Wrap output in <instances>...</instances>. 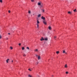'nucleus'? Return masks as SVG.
Returning a JSON list of instances; mask_svg holds the SVG:
<instances>
[{
	"mask_svg": "<svg viewBox=\"0 0 77 77\" xmlns=\"http://www.w3.org/2000/svg\"><path fill=\"white\" fill-rule=\"evenodd\" d=\"M35 56L36 57H38V60H39L41 59V57H40V56H39L38 55H36Z\"/></svg>",
	"mask_w": 77,
	"mask_h": 77,
	"instance_id": "nucleus-1",
	"label": "nucleus"
},
{
	"mask_svg": "<svg viewBox=\"0 0 77 77\" xmlns=\"http://www.w3.org/2000/svg\"><path fill=\"white\" fill-rule=\"evenodd\" d=\"M43 40H45V41H48V39L47 38H46L44 39L43 38H42V39H41V41H43Z\"/></svg>",
	"mask_w": 77,
	"mask_h": 77,
	"instance_id": "nucleus-2",
	"label": "nucleus"
},
{
	"mask_svg": "<svg viewBox=\"0 0 77 77\" xmlns=\"http://www.w3.org/2000/svg\"><path fill=\"white\" fill-rule=\"evenodd\" d=\"M38 5L39 6H42V4L41 2H38Z\"/></svg>",
	"mask_w": 77,
	"mask_h": 77,
	"instance_id": "nucleus-3",
	"label": "nucleus"
},
{
	"mask_svg": "<svg viewBox=\"0 0 77 77\" xmlns=\"http://www.w3.org/2000/svg\"><path fill=\"white\" fill-rule=\"evenodd\" d=\"M43 23H44V24H47V23L46 22V21L45 20H44L43 21Z\"/></svg>",
	"mask_w": 77,
	"mask_h": 77,
	"instance_id": "nucleus-4",
	"label": "nucleus"
},
{
	"mask_svg": "<svg viewBox=\"0 0 77 77\" xmlns=\"http://www.w3.org/2000/svg\"><path fill=\"white\" fill-rule=\"evenodd\" d=\"M41 18L42 20H45V17H44L43 16H42Z\"/></svg>",
	"mask_w": 77,
	"mask_h": 77,
	"instance_id": "nucleus-5",
	"label": "nucleus"
},
{
	"mask_svg": "<svg viewBox=\"0 0 77 77\" xmlns=\"http://www.w3.org/2000/svg\"><path fill=\"white\" fill-rule=\"evenodd\" d=\"M37 24H39V21H38V20H37Z\"/></svg>",
	"mask_w": 77,
	"mask_h": 77,
	"instance_id": "nucleus-6",
	"label": "nucleus"
},
{
	"mask_svg": "<svg viewBox=\"0 0 77 77\" xmlns=\"http://www.w3.org/2000/svg\"><path fill=\"white\" fill-rule=\"evenodd\" d=\"M41 16V14H38V17L39 18V17H40Z\"/></svg>",
	"mask_w": 77,
	"mask_h": 77,
	"instance_id": "nucleus-7",
	"label": "nucleus"
},
{
	"mask_svg": "<svg viewBox=\"0 0 77 77\" xmlns=\"http://www.w3.org/2000/svg\"><path fill=\"white\" fill-rule=\"evenodd\" d=\"M63 53H65L66 54H67V53L66 52H65V51L64 50H63Z\"/></svg>",
	"mask_w": 77,
	"mask_h": 77,
	"instance_id": "nucleus-8",
	"label": "nucleus"
},
{
	"mask_svg": "<svg viewBox=\"0 0 77 77\" xmlns=\"http://www.w3.org/2000/svg\"><path fill=\"white\" fill-rule=\"evenodd\" d=\"M64 67L65 68H66L68 67V66H67V64H66L64 66Z\"/></svg>",
	"mask_w": 77,
	"mask_h": 77,
	"instance_id": "nucleus-9",
	"label": "nucleus"
},
{
	"mask_svg": "<svg viewBox=\"0 0 77 77\" xmlns=\"http://www.w3.org/2000/svg\"><path fill=\"white\" fill-rule=\"evenodd\" d=\"M48 28L49 30H51V26H49Z\"/></svg>",
	"mask_w": 77,
	"mask_h": 77,
	"instance_id": "nucleus-10",
	"label": "nucleus"
},
{
	"mask_svg": "<svg viewBox=\"0 0 77 77\" xmlns=\"http://www.w3.org/2000/svg\"><path fill=\"white\" fill-rule=\"evenodd\" d=\"M28 77H32V75H29Z\"/></svg>",
	"mask_w": 77,
	"mask_h": 77,
	"instance_id": "nucleus-11",
	"label": "nucleus"
},
{
	"mask_svg": "<svg viewBox=\"0 0 77 77\" xmlns=\"http://www.w3.org/2000/svg\"><path fill=\"white\" fill-rule=\"evenodd\" d=\"M8 60H9V59H8L6 60V61L7 63H8Z\"/></svg>",
	"mask_w": 77,
	"mask_h": 77,
	"instance_id": "nucleus-12",
	"label": "nucleus"
},
{
	"mask_svg": "<svg viewBox=\"0 0 77 77\" xmlns=\"http://www.w3.org/2000/svg\"><path fill=\"white\" fill-rule=\"evenodd\" d=\"M68 14H71V12L70 11H69L68 12Z\"/></svg>",
	"mask_w": 77,
	"mask_h": 77,
	"instance_id": "nucleus-13",
	"label": "nucleus"
},
{
	"mask_svg": "<svg viewBox=\"0 0 77 77\" xmlns=\"http://www.w3.org/2000/svg\"><path fill=\"white\" fill-rule=\"evenodd\" d=\"M37 29H39V25H38V24H37Z\"/></svg>",
	"mask_w": 77,
	"mask_h": 77,
	"instance_id": "nucleus-14",
	"label": "nucleus"
},
{
	"mask_svg": "<svg viewBox=\"0 0 77 77\" xmlns=\"http://www.w3.org/2000/svg\"><path fill=\"white\" fill-rule=\"evenodd\" d=\"M22 50H24V47H23L22 48Z\"/></svg>",
	"mask_w": 77,
	"mask_h": 77,
	"instance_id": "nucleus-15",
	"label": "nucleus"
},
{
	"mask_svg": "<svg viewBox=\"0 0 77 77\" xmlns=\"http://www.w3.org/2000/svg\"><path fill=\"white\" fill-rule=\"evenodd\" d=\"M73 11L74 12H77V11H76V9H75V10H73Z\"/></svg>",
	"mask_w": 77,
	"mask_h": 77,
	"instance_id": "nucleus-16",
	"label": "nucleus"
},
{
	"mask_svg": "<svg viewBox=\"0 0 77 77\" xmlns=\"http://www.w3.org/2000/svg\"><path fill=\"white\" fill-rule=\"evenodd\" d=\"M56 53H57V54H59V51H57Z\"/></svg>",
	"mask_w": 77,
	"mask_h": 77,
	"instance_id": "nucleus-17",
	"label": "nucleus"
},
{
	"mask_svg": "<svg viewBox=\"0 0 77 77\" xmlns=\"http://www.w3.org/2000/svg\"><path fill=\"white\" fill-rule=\"evenodd\" d=\"M38 63H39L38 62L36 63H35V65H38Z\"/></svg>",
	"mask_w": 77,
	"mask_h": 77,
	"instance_id": "nucleus-18",
	"label": "nucleus"
},
{
	"mask_svg": "<svg viewBox=\"0 0 77 77\" xmlns=\"http://www.w3.org/2000/svg\"><path fill=\"white\" fill-rule=\"evenodd\" d=\"M28 13H29V14H31V12L30 11H28Z\"/></svg>",
	"mask_w": 77,
	"mask_h": 77,
	"instance_id": "nucleus-19",
	"label": "nucleus"
},
{
	"mask_svg": "<svg viewBox=\"0 0 77 77\" xmlns=\"http://www.w3.org/2000/svg\"><path fill=\"white\" fill-rule=\"evenodd\" d=\"M10 48L11 50H12L13 49V48H12V47H10Z\"/></svg>",
	"mask_w": 77,
	"mask_h": 77,
	"instance_id": "nucleus-20",
	"label": "nucleus"
},
{
	"mask_svg": "<svg viewBox=\"0 0 77 77\" xmlns=\"http://www.w3.org/2000/svg\"><path fill=\"white\" fill-rule=\"evenodd\" d=\"M35 51H38V50L37 49H35Z\"/></svg>",
	"mask_w": 77,
	"mask_h": 77,
	"instance_id": "nucleus-21",
	"label": "nucleus"
},
{
	"mask_svg": "<svg viewBox=\"0 0 77 77\" xmlns=\"http://www.w3.org/2000/svg\"><path fill=\"white\" fill-rule=\"evenodd\" d=\"M26 48H27L28 50H29V47H26Z\"/></svg>",
	"mask_w": 77,
	"mask_h": 77,
	"instance_id": "nucleus-22",
	"label": "nucleus"
},
{
	"mask_svg": "<svg viewBox=\"0 0 77 77\" xmlns=\"http://www.w3.org/2000/svg\"><path fill=\"white\" fill-rule=\"evenodd\" d=\"M31 2H34V0H31Z\"/></svg>",
	"mask_w": 77,
	"mask_h": 77,
	"instance_id": "nucleus-23",
	"label": "nucleus"
},
{
	"mask_svg": "<svg viewBox=\"0 0 77 77\" xmlns=\"http://www.w3.org/2000/svg\"><path fill=\"white\" fill-rule=\"evenodd\" d=\"M66 74H68V72H66Z\"/></svg>",
	"mask_w": 77,
	"mask_h": 77,
	"instance_id": "nucleus-24",
	"label": "nucleus"
},
{
	"mask_svg": "<svg viewBox=\"0 0 77 77\" xmlns=\"http://www.w3.org/2000/svg\"><path fill=\"white\" fill-rule=\"evenodd\" d=\"M28 70H29L30 71H32V70H31L30 69H29Z\"/></svg>",
	"mask_w": 77,
	"mask_h": 77,
	"instance_id": "nucleus-25",
	"label": "nucleus"
},
{
	"mask_svg": "<svg viewBox=\"0 0 77 77\" xmlns=\"http://www.w3.org/2000/svg\"><path fill=\"white\" fill-rule=\"evenodd\" d=\"M0 2H1V3H2V0H0Z\"/></svg>",
	"mask_w": 77,
	"mask_h": 77,
	"instance_id": "nucleus-26",
	"label": "nucleus"
},
{
	"mask_svg": "<svg viewBox=\"0 0 77 77\" xmlns=\"http://www.w3.org/2000/svg\"><path fill=\"white\" fill-rule=\"evenodd\" d=\"M44 11H45V10H44V9L42 10V12H44Z\"/></svg>",
	"mask_w": 77,
	"mask_h": 77,
	"instance_id": "nucleus-27",
	"label": "nucleus"
},
{
	"mask_svg": "<svg viewBox=\"0 0 77 77\" xmlns=\"http://www.w3.org/2000/svg\"><path fill=\"white\" fill-rule=\"evenodd\" d=\"M21 45V43H19V45L20 46V45Z\"/></svg>",
	"mask_w": 77,
	"mask_h": 77,
	"instance_id": "nucleus-28",
	"label": "nucleus"
},
{
	"mask_svg": "<svg viewBox=\"0 0 77 77\" xmlns=\"http://www.w3.org/2000/svg\"><path fill=\"white\" fill-rule=\"evenodd\" d=\"M8 12H9V13H11V11H10V10H9Z\"/></svg>",
	"mask_w": 77,
	"mask_h": 77,
	"instance_id": "nucleus-29",
	"label": "nucleus"
},
{
	"mask_svg": "<svg viewBox=\"0 0 77 77\" xmlns=\"http://www.w3.org/2000/svg\"><path fill=\"white\" fill-rule=\"evenodd\" d=\"M2 38V35H0V39H1Z\"/></svg>",
	"mask_w": 77,
	"mask_h": 77,
	"instance_id": "nucleus-30",
	"label": "nucleus"
},
{
	"mask_svg": "<svg viewBox=\"0 0 77 77\" xmlns=\"http://www.w3.org/2000/svg\"><path fill=\"white\" fill-rule=\"evenodd\" d=\"M8 34L9 35H11V33H8Z\"/></svg>",
	"mask_w": 77,
	"mask_h": 77,
	"instance_id": "nucleus-31",
	"label": "nucleus"
},
{
	"mask_svg": "<svg viewBox=\"0 0 77 77\" xmlns=\"http://www.w3.org/2000/svg\"><path fill=\"white\" fill-rule=\"evenodd\" d=\"M23 56H26V55L25 54L23 55Z\"/></svg>",
	"mask_w": 77,
	"mask_h": 77,
	"instance_id": "nucleus-32",
	"label": "nucleus"
},
{
	"mask_svg": "<svg viewBox=\"0 0 77 77\" xmlns=\"http://www.w3.org/2000/svg\"><path fill=\"white\" fill-rule=\"evenodd\" d=\"M6 39H7V40H8V38H6Z\"/></svg>",
	"mask_w": 77,
	"mask_h": 77,
	"instance_id": "nucleus-33",
	"label": "nucleus"
},
{
	"mask_svg": "<svg viewBox=\"0 0 77 77\" xmlns=\"http://www.w3.org/2000/svg\"><path fill=\"white\" fill-rule=\"evenodd\" d=\"M56 38V36H55L54 37V39H55V38Z\"/></svg>",
	"mask_w": 77,
	"mask_h": 77,
	"instance_id": "nucleus-34",
	"label": "nucleus"
},
{
	"mask_svg": "<svg viewBox=\"0 0 77 77\" xmlns=\"http://www.w3.org/2000/svg\"><path fill=\"white\" fill-rule=\"evenodd\" d=\"M13 60H12V61H11V62H13Z\"/></svg>",
	"mask_w": 77,
	"mask_h": 77,
	"instance_id": "nucleus-35",
	"label": "nucleus"
},
{
	"mask_svg": "<svg viewBox=\"0 0 77 77\" xmlns=\"http://www.w3.org/2000/svg\"><path fill=\"white\" fill-rule=\"evenodd\" d=\"M52 76L53 77V75H52Z\"/></svg>",
	"mask_w": 77,
	"mask_h": 77,
	"instance_id": "nucleus-36",
	"label": "nucleus"
}]
</instances>
